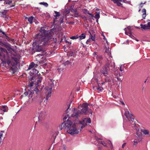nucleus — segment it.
I'll return each instance as SVG.
<instances>
[{"mask_svg": "<svg viewBox=\"0 0 150 150\" xmlns=\"http://www.w3.org/2000/svg\"><path fill=\"white\" fill-rule=\"evenodd\" d=\"M40 33L36 35L35 47L37 51L40 52L45 50L46 46L51 43L52 38V35L48 33H46V30L43 27H42L40 30Z\"/></svg>", "mask_w": 150, "mask_h": 150, "instance_id": "obj_1", "label": "nucleus"}, {"mask_svg": "<svg viewBox=\"0 0 150 150\" xmlns=\"http://www.w3.org/2000/svg\"><path fill=\"white\" fill-rule=\"evenodd\" d=\"M88 105H89V104L87 103L83 104L82 108L81 110L76 109L74 108V109L73 113L71 114L68 112V109L70 107V106H69L65 111V112L63 114V116L64 117L63 118V119L65 120L66 119L67 117L70 118L71 117H75L77 118L79 115L86 114L88 110Z\"/></svg>", "mask_w": 150, "mask_h": 150, "instance_id": "obj_2", "label": "nucleus"}, {"mask_svg": "<svg viewBox=\"0 0 150 150\" xmlns=\"http://www.w3.org/2000/svg\"><path fill=\"white\" fill-rule=\"evenodd\" d=\"M76 124L74 123L73 124L72 122L67 120L66 122L63 123L59 128L60 130L63 128H64L67 130V132L71 134H77L78 133L79 129H77L76 127Z\"/></svg>", "mask_w": 150, "mask_h": 150, "instance_id": "obj_3", "label": "nucleus"}, {"mask_svg": "<svg viewBox=\"0 0 150 150\" xmlns=\"http://www.w3.org/2000/svg\"><path fill=\"white\" fill-rule=\"evenodd\" d=\"M42 79V77L40 76H38L37 82L35 84L36 87L34 90L37 96L36 98L37 102L39 104H41L44 99L45 100H44V101L47 100H46V98H45V97H43L41 95V91L44 87L43 86H40Z\"/></svg>", "mask_w": 150, "mask_h": 150, "instance_id": "obj_4", "label": "nucleus"}, {"mask_svg": "<svg viewBox=\"0 0 150 150\" xmlns=\"http://www.w3.org/2000/svg\"><path fill=\"white\" fill-rule=\"evenodd\" d=\"M125 115L127 119L130 122V123L132 125V127H136V120L134 118V116L130 113L128 109H126L125 110Z\"/></svg>", "mask_w": 150, "mask_h": 150, "instance_id": "obj_5", "label": "nucleus"}, {"mask_svg": "<svg viewBox=\"0 0 150 150\" xmlns=\"http://www.w3.org/2000/svg\"><path fill=\"white\" fill-rule=\"evenodd\" d=\"M111 58L110 57V58H108L106 56L107 61L105 65L106 67L109 70H112L114 69L115 67V64L114 62H112Z\"/></svg>", "mask_w": 150, "mask_h": 150, "instance_id": "obj_6", "label": "nucleus"}, {"mask_svg": "<svg viewBox=\"0 0 150 150\" xmlns=\"http://www.w3.org/2000/svg\"><path fill=\"white\" fill-rule=\"evenodd\" d=\"M50 86H47L45 87L46 89L45 93L47 94L46 99L47 100L48 98L50 97L51 93V90L52 87L54 86V83L52 80H50V81L49 83Z\"/></svg>", "mask_w": 150, "mask_h": 150, "instance_id": "obj_7", "label": "nucleus"}, {"mask_svg": "<svg viewBox=\"0 0 150 150\" xmlns=\"http://www.w3.org/2000/svg\"><path fill=\"white\" fill-rule=\"evenodd\" d=\"M91 122V120L90 118H84L82 121H79V124H76V126H78L79 125L81 124L83 126H81V129H79L81 130L85 125H87V123H90Z\"/></svg>", "mask_w": 150, "mask_h": 150, "instance_id": "obj_8", "label": "nucleus"}, {"mask_svg": "<svg viewBox=\"0 0 150 150\" xmlns=\"http://www.w3.org/2000/svg\"><path fill=\"white\" fill-rule=\"evenodd\" d=\"M36 59L38 61L45 63V58L42 54H38L36 56Z\"/></svg>", "mask_w": 150, "mask_h": 150, "instance_id": "obj_9", "label": "nucleus"}, {"mask_svg": "<svg viewBox=\"0 0 150 150\" xmlns=\"http://www.w3.org/2000/svg\"><path fill=\"white\" fill-rule=\"evenodd\" d=\"M113 1L115 3L117 4V6L122 7V4L120 2H122L125 3H130V1L128 0H111Z\"/></svg>", "mask_w": 150, "mask_h": 150, "instance_id": "obj_10", "label": "nucleus"}, {"mask_svg": "<svg viewBox=\"0 0 150 150\" xmlns=\"http://www.w3.org/2000/svg\"><path fill=\"white\" fill-rule=\"evenodd\" d=\"M124 30L125 31V34L128 35L130 37H131V38H133V37H134V36L132 35V29L131 28V27L128 26L127 28H126L124 29Z\"/></svg>", "mask_w": 150, "mask_h": 150, "instance_id": "obj_11", "label": "nucleus"}, {"mask_svg": "<svg viewBox=\"0 0 150 150\" xmlns=\"http://www.w3.org/2000/svg\"><path fill=\"white\" fill-rule=\"evenodd\" d=\"M2 45L6 47L8 50L9 52H11L12 51H14L13 49L11 48V45L8 43H2Z\"/></svg>", "mask_w": 150, "mask_h": 150, "instance_id": "obj_12", "label": "nucleus"}, {"mask_svg": "<svg viewBox=\"0 0 150 150\" xmlns=\"http://www.w3.org/2000/svg\"><path fill=\"white\" fill-rule=\"evenodd\" d=\"M132 127L135 130H136V135L137 137H138L140 138L142 136V133L140 131V130L139 129H137V125H136V127H132Z\"/></svg>", "mask_w": 150, "mask_h": 150, "instance_id": "obj_13", "label": "nucleus"}, {"mask_svg": "<svg viewBox=\"0 0 150 150\" xmlns=\"http://www.w3.org/2000/svg\"><path fill=\"white\" fill-rule=\"evenodd\" d=\"M105 76V82L111 83L113 81L112 79L110 76L107 75Z\"/></svg>", "mask_w": 150, "mask_h": 150, "instance_id": "obj_14", "label": "nucleus"}, {"mask_svg": "<svg viewBox=\"0 0 150 150\" xmlns=\"http://www.w3.org/2000/svg\"><path fill=\"white\" fill-rule=\"evenodd\" d=\"M7 111V107L6 106H4L0 108V114L3 115L5 112Z\"/></svg>", "mask_w": 150, "mask_h": 150, "instance_id": "obj_15", "label": "nucleus"}, {"mask_svg": "<svg viewBox=\"0 0 150 150\" xmlns=\"http://www.w3.org/2000/svg\"><path fill=\"white\" fill-rule=\"evenodd\" d=\"M105 52L107 54V55H106V57H107L108 58H112V57L111 56V53L109 50V47H105Z\"/></svg>", "mask_w": 150, "mask_h": 150, "instance_id": "obj_16", "label": "nucleus"}, {"mask_svg": "<svg viewBox=\"0 0 150 150\" xmlns=\"http://www.w3.org/2000/svg\"><path fill=\"white\" fill-rule=\"evenodd\" d=\"M108 69L105 66V67L100 70V72L101 73L103 74L104 76H106L107 75H108Z\"/></svg>", "mask_w": 150, "mask_h": 150, "instance_id": "obj_17", "label": "nucleus"}, {"mask_svg": "<svg viewBox=\"0 0 150 150\" xmlns=\"http://www.w3.org/2000/svg\"><path fill=\"white\" fill-rule=\"evenodd\" d=\"M8 11V10H4L2 11H0V15L4 18H7L6 14Z\"/></svg>", "mask_w": 150, "mask_h": 150, "instance_id": "obj_18", "label": "nucleus"}, {"mask_svg": "<svg viewBox=\"0 0 150 150\" xmlns=\"http://www.w3.org/2000/svg\"><path fill=\"white\" fill-rule=\"evenodd\" d=\"M71 12H74V15H72L73 16L75 17H79L80 15H79V13H78L77 10L76 9H72V10L71 11Z\"/></svg>", "mask_w": 150, "mask_h": 150, "instance_id": "obj_19", "label": "nucleus"}, {"mask_svg": "<svg viewBox=\"0 0 150 150\" xmlns=\"http://www.w3.org/2000/svg\"><path fill=\"white\" fill-rule=\"evenodd\" d=\"M45 116V114L44 112L42 111L40 114L39 117H38V122H40L41 121L43 117H44Z\"/></svg>", "mask_w": 150, "mask_h": 150, "instance_id": "obj_20", "label": "nucleus"}, {"mask_svg": "<svg viewBox=\"0 0 150 150\" xmlns=\"http://www.w3.org/2000/svg\"><path fill=\"white\" fill-rule=\"evenodd\" d=\"M57 150H66V147L64 144H62L61 146L58 147Z\"/></svg>", "mask_w": 150, "mask_h": 150, "instance_id": "obj_21", "label": "nucleus"}, {"mask_svg": "<svg viewBox=\"0 0 150 150\" xmlns=\"http://www.w3.org/2000/svg\"><path fill=\"white\" fill-rule=\"evenodd\" d=\"M146 10L145 8L143 9L142 10V12L143 13L142 16L143 19H145L146 16Z\"/></svg>", "mask_w": 150, "mask_h": 150, "instance_id": "obj_22", "label": "nucleus"}, {"mask_svg": "<svg viewBox=\"0 0 150 150\" xmlns=\"http://www.w3.org/2000/svg\"><path fill=\"white\" fill-rule=\"evenodd\" d=\"M25 18L28 19V21L30 24H32L33 23V17L31 16L29 18L26 17Z\"/></svg>", "mask_w": 150, "mask_h": 150, "instance_id": "obj_23", "label": "nucleus"}, {"mask_svg": "<svg viewBox=\"0 0 150 150\" xmlns=\"http://www.w3.org/2000/svg\"><path fill=\"white\" fill-rule=\"evenodd\" d=\"M97 60L98 61L99 63L101 62V60L102 59L103 56L102 55H97L96 57Z\"/></svg>", "mask_w": 150, "mask_h": 150, "instance_id": "obj_24", "label": "nucleus"}, {"mask_svg": "<svg viewBox=\"0 0 150 150\" xmlns=\"http://www.w3.org/2000/svg\"><path fill=\"white\" fill-rule=\"evenodd\" d=\"M12 1L11 0H6L4 1V4H6L10 5L12 3Z\"/></svg>", "mask_w": 150, "mask_h": 150, "instance_id": "obj_25", "label": "nucleus"}, {"mask_svg": "<svg viewBox=\"0 0 150 150\" xmlns=\"http://www.w3.org/2000/svg\"><path fill=\"white\" fill-rule=\"evenodd\" d=\"M93 88L94 90L96 89L100 91H102L103 89V88L99 87V86L98 87H93Z\"/></svg>", "mask_w": 150, "mask_h": 150, "instance_id": "obj_26", "label": "nucleus"}, {"mask_svg": "<svg viewBox=\"0 0 150 150\" xmlns=\"http://www.w3.org/2000/svg\"><path fill=\"white\" fill-rule=\"evenodd\" d=\"M141 28L145 30L148 29L149 28H148L147 25H146L141 24Z\"/></svg>", "mask_w": 150, "mask_h": 150, "instance_id": "obj_27", "label": "nucleus"}, {"mask_svg": "<svg viewBox=\"0 0 150 150\" xmlns=\"http://www.w3.org/2000/svg\"><path fill=\"white\" fill-rule=\"evenodd\" d=\"M35 64L34 62H32L30 64L29 68L28 69V70L30 69H32V68H33Z\"/></svg>", "mask_w": 150, "mask_h": 150, "instance_id": "obj_28", "label": "nucleus"}, {"mask_svg": "<svg viewBox=\"0 0 150 150\" xmlns=\"http://www.w3.org/2000/svg\"><path fill=\"white\" fill-rule=\"evenodd\" d=\"M54 13L56 14L55 15H54V17H55V19H56L57 18V17H59L60 16V13L59 12H57V11H54Z\"/></svg>", "mask_w": 150, "mask_h": 150, "instance_id": "obj_29", "label": "nucleus"}, {"mask_svg": "<svg viewBox=\"0 0 150 150\" xmlns=\"http://www.w3.org/2000/svg\"><path fill=\"white\" fill-rule=\"evenodd\" d=\"M79 37L80 38V39L81 40L84 39L86 38L85 34L83 33L82 34H81V35L79 36Z\"/></svg>", "mask_w": 150, "mask_h": 150, "instance_id": "obj_30", "label": "nucleus"}, {"mask_svg": "<svg viewBox=\"0 0 150 150\" xmlns=\"http://www.w3.org/2000/svg\"><path fill=\"white\" fill-rule=\"evenodd\" d=\"M39 4H40V5H43L46 7H47L48 6V4L47 3L45 2H40L39 3Z\"/></svg>", "mask_w": 150, "mask_h": 150, "instance_id": "obj_31", "label": "nucleus"}, {"mask_svg": "<svg viewBox=\"0 0 150 150\" xmlns=\"http://www.w3.org/2000/svg\"><path fill=\"white\" fill-rule=\"evenodd\" d=\"M90 34L91 35V39H90L92 41H94L95 40V35H91V33H90Z\"/></svg>", "mask_w": 150, "mask_h": 150, "instance_id": "obj_32", "label": "nucleus"}, {"mask_svg": "<svg viewBox=\"0 0 150 150\" xmlns=\"http://www.w3.org/2000/svg\"><path fill=\"white\" fill-rule=\"evenodd\" d=\"M29 99H30L32 98L34 93L30 91H29Z\"/></svg>", "mask_w": 150, "mask_h": 150, "instance_id": "obj_33", "label": "nucleus"}, {"mask_svg": "<svg viewBox=\"0 0 150 150\" xmlns=\"http://www.w3.org/2000/svg\"><path fill=\"white\" fill-rule=\"evenodd\" d=\"M142 132L145 135H148L149 131L147 130H143Z\"/></svg>", "mask_w": 150, "mask_h": 150, "instance_id": "obj_34", "label": "nucleus"}, {"mask_svg": "<svg viewBox=\"0 0 150 150\" xmlns=\"http://www.w3.org/2000/svg\"><path fill=\"white\" fill-rule=\"evenodd\" d=\"M99 144H101L105 146H106L107 147V146L106 145V144L105 143L104 141H100L99 142Z\"/></svg>", "mask_w": 150, "mask_h": 150, "instance_id": "obj_35", "label": "nucleus"}, {"mask_svg": "<svg viewBox=\"0 0 150 150\" xmlns=\"http://www.w3.org/2000/svg\"><path fill=\"white\" fill-rule=\"evenodd\" d=\"M145 2L143 3H142L140 4L139 5V7L140 8V9L139 11H140L141 8L143 7V6L144 4H145Z\"/></svg>", "mask_w": 150, "mask_h": 150, "instance_id": "obj_36", "label": "nucleus"}, {"mask_svg": "<svg viewBox=\"0 0 150 150\" xmlns=\"http://www.w3.org/2000/svg\"><path fill=\"white\" fill-rule=\"evenodd\" d=\"M83 13L86 14H88L89 13V11L87 9H83Z\"/></svg>", "mask_w": 150, "mask_h": 150, "instance_id": "obj_37", "label": "nucleus"}, {"mask_svg": "<svg viewBox=\"0 0 150 150\" xmlns=\"http://www.w3.org/2000/svg\"><path fill=\"white\" fill-rule=\"evenodd\" d=\"M78 38V35L73 36L70 38L71 39L74 40Z\"/></svg>", "mask_w": 150, "mask_h": 150, "instance_id": "obj_38", "label": "nucleus"}, {"mask_svg": "<svg viewBox=\"0 0 150 150\" xmlns=\"http://www.w3.org/2000/svg\"><path fill=\"white\" fill-rule=\"evenodd\" d=\"M64 18V16H63L62 17H61L59 19V21L61 23H63V19Z\"/></svg>", "mask_w": 150, "mask_h": 150, "instance_id": "obj_39", "label": "nucleus"}, {"mask_svg": "<svg viewBox=\"0 0 150 150\" xmlns=\"http://www.w3.org/2000/svg\"><path fill=\"white\" fill-rule=\"evenodd\" d=\"M11 71H13V73L14 74L15 73V72L16 71V68H13V67H11Z\"/></svg>", "mask_w": 150, "mask_h": 150, "instance_id": "obj_40", "label": "nucleus"}, {"mask_svg": "<svg viewBox=\"0 0 150 150\" xmlns=\"http://www.w3.org/2000/svg\"><path fill=\"white\" fill-rule=\"evenodd\" d=\"M96 19H98L100 18V15L98 13L96 14L94 16Z\"/></svg>", "mask_w": 150, "mask_h": 150, "instance_id": "obj_41", "label": "nucleus"}, {"mask_svg": "<svg viewBox=\"0 0 150 150\" xmlns=\"http://www.w3.org/2000/svg\"><path fill=\"white\" fill-rule=\"evenodd\" d=\"M29 92H25L24 93V94H23V95H22L21 96V97H22V96H27L28 94H29Z\"/></svg>", "mask_w": 150, "mask_h": 150, "instance_id": "obj_42", "label": "nucleus"}, {"mask_svg": "<svg viewBox=\"0 0 150 150\" xmlns=\"http://www.w3.org/2000/svg\"><path fill=\"white\" fill-rule=\"evenodd\" d=\"M116 78L117 79L120 81H122L121 80V78H120L119 77V76H118V74H117L116 75Z\"/></svg>", "mask_w": 150, "mask_h": 150, "instance_id": "obj_43", "label": "nucleus"}, {"mask_svg": "<svg viewBox=\"0 0 150 150\" xmlns=\"http://www.w3.org/2000/svg\"><path fill=\"white\" fill-rule=\"evenodd\" d=\"M34 83L33 81L31 82L28 85L29 86L32 87L33 86Z\"/></svg>", "mask_w": 150, "mask_h": 150, "instance_id": "obj_44", "label": "nucleus"}, {"mask_svg": "<svg viewBox=\"0 0 150 150\" xmlns=\"http://www.w3.org/2000/svg\"><path fill=\"white\" fill-rule=\"evenodd\" d=\"M70 62L69 61L67 60L66 61L65 63V64H69L70 63Z\"/></svg>", "mask_w": 150, "mask_h": 150, "instance_id": "obj_45", "label": "nucleus"}, {"mask_svg": "<svg viewBox=\"0 0 150 150\" xmlns=\"http://www.w3.org/2000/svg\"><path fill=\"white\" fill-rule=\"evenodd\" d=\"M109 142L110 143V148L112 149L113 148L112 144L110 141H109Z\"/></svg>", "mask_w": 150, "mask_h": 150, "instance_id": "obj_46", "label": "nucleus"}, {"mask_svg": "<svg viewBox=\"0 0 150 150\" xmlns=\"http://www.w3.org/2000/svg\"><path fill=\"white\" fill-rule=\"evenodd\" d=\"M133 142H134L133 144H134V145L136 146L138 144V142L137 141H134Z\"/></svg>", "mask_w": 150, "mask_h": 150, "instance_id": "obj_47", "label": "nucleus"}, {"mask_svg": "<svg viewBox=\"0 0 150 150\" xmlns=\"http://www.w3.org/2000/svg\"><path fill=\"white\" fill-rule=\"evenodd\" d=\"M115 74L116 75L117 74H118V76H122V74H121V73H116V72H115Z\"/></svg>", "mask_w": 150, "mask_h": 150, "instance_id": "obj_48", "label": "nucleus"}, {"mask_svg": "<svg viewBox=\"0 0 150 150\" xmlns=\"http://www.w3.org/2000/svg\"><path fill=\"white\" fill-rule=\"evenodd\" d=\"M147 25L148 28H149L148 29H150V22L148 23Z\"/></svg>", "mask_w": 150, "mask_h": 150, "instance_id": "obj_49", "label": "nucleus"}, {"mask_svg": "<svg viewBox=\"0 0 150 150\" xmlns=\"http://www.w3.org/2000/svg\"><path fill=\"white\" fill-rule=\"evenodd\" d=\"M126 145V143H123V144L122 145V148H124V147Z\"/></svg>", "mask_w": 150, "mask_h": 150, "instance_id": "obj_50", "label": "nucleus"}, {"mask_svg": "<svg viewBox=\"0 0 150 150\" xmlns=\"http://www.w3.org/2000/svg\"><path fill=\"white\" fill-rule=\"evenodd\" d=\"M2 132V131L0 133V139L1 140V137H2L3 134L1 132Z\"/></svg>", "mask_w": 150, "mask_h": 150, "instance_id": "obj_51", "label": "nucleus"}, {"mask_svg": "<svg viewBox=\"0 0 150 150\" xmlns=\"http://www.w3.org/2000/svg\"><path fill=\"white\" fill-rule=\"evenodd\" d=\"M82 18H84L85 20H87V19L86 17L85 16H82L81 17Z\"/></svg>", "mask_w": 150, "mask_h": 150, "instance_id": "obj_52", "label": "nucleus"}, {"mask_svg": "<svg viewBox=\"0 0 150 150\" xmlns=\"http://www.w3.org/2000/svg\"><path fill=\"white\" fill-rule=\"evenodd\" d=\"M88 14L89 15H91V18H93V17H94V15L93 14H92L91 13H90L89 12V13H88Z\"/></svg>", "mask_w": 150, "mask_h": 150, "instance_id": "obj_53", "label": "nucleus"}, {"mask_svg": "<svg viewBox=\"0 0 150 150\" xmlns=\"http://www.w3.org/2000/svg\"><path fill=\"white\" fill-rule=\"evenodd\" d=\"M0 32H1L2 33H3V34L4 35H5V33L4 32H3L2 30H1L0 29Z\"/></svg>", "mask_w": 150, "mask_h": 150, "instance_id": "obj_54", "label": "nucleus"}, {"mask_svg": "<svg viewBox=\"0 0 150 150\" xmlns=\"http://www.w3.org/2000/svg\"><path fill=\"white\" fill-rule=\"evenodd\" d=\"M91 41V39H88V40H87V41H86V43H87V42H89V41Z\"/></svg>", "mask_w": 150, "mask_h": 150, "instance_id": "obj_55", "label": "nucleus"}, {"mask_svg": "<svg viewBox=\"0 0 150 150\" xmlns=\"http://www.w3.org/2000/svg\"><path fill=\"white\" fill-rule=\"evenodd\" d=\"M15 6V5H12L9 6L10 8L12 7H14Z\"/></svg>", "mask_w": 150, "mask_h": 150, "instance_id": "obj_56", "label": "nucleus"}, {"mask_svg": "<svg viewBox=\"0 0 150 150\" xmlns=\"http://www.w3.org/2000/svg\"><path fill=\"white\" fill-rule=\"evenodd\" d=\"M70 54H71V56H73V53L72 52H71V53H70Z\"/></svg>", "mask_w": 150, "mask_h": 150, "instance_id": "obj_57", "label": "nucleus"}, {"mask_svg": "<svg viewBox=\"0 0 150 150\" xmlns=\"http://www.w3.org/2000/svg\"><path fill=\"white\" fill-rule=\"evenodd\" d=\"M148 136L149 137H150V132H149V134H148Z\"/></svg>", "mask_w": 150, "mask_h": 150, "instance_id": "obj_58", "label": "nucleus"}, {"mask_svg": "<svg viewBox=\"0 0 150 150\" xmlns=\"http://www.w3.org/2000/svg\"><path fill=\"white\" fill-rule=\"evenodd\" d=\"M65 42L66 43H70L68 41H67V40H65Z\"/></svg>", "mask_w": 150, "mask_h": 150, "instance_id": "obj_59", "label": "nucleus"}, {"mask_svg": "<svg viewBox=\"0 0 150 150\" xmlns=\"http://www.w3.org/2000/svg\"><path fill=\"white\" fill-rule=\"evenodd\" d=\"M121 103L123 105H125V103H124L123 102H121Z\"/></svg>", "mask_w": 150, "mask_h": 150, "instance_id": "obj_60", "label": "nucleus"}, {"mask_svg": "<svg viewBox=\"0 0 150 150\" xmlns=\"http://www.w3.org/2000/svg\"><path fill=\"white\" fill-rule=\"evenodd\" d=\"M98 149H99V150H101V147H100L99 146V147H98Z\"/></svg>", "mask_w": 150, "mask_h": 150, "instance_id": "obj_61", "label": "nucleus"}, {"mask_svg": "<svg viewBox=\"0 0 150 150\" xmlns=\"http://www.w3.org/2000/svg\"><path fill=\"white\" fill-rule=\"evenodd\" d=\"M109 141H110V140H109L108 142V143L109 144V145H110V142H109Z\"/></svg>", "mask_w": 150, "mask_h": 150, "instance_id": "obj_62", "label": "nucleus"}, {"mask_svg": "<svg viewBox=\"0 0 150 150\" xmlns=\"http://www.w3.org/2000/svg\"><path fill=\"white\" fill-rule=\"evenodd\" d=\"M30 79H31V80H32L33 79V77H32L30 78Z\"/></svg>", "mask_w": 150, "mask_h": 150, "instance_id": "obj_63", "label": "nucleus"}, {"mask_svg": "<svg viewBox=\"0 0 150 150\" xmlns=\"http://www.w3.org/2000/svg\"><path fill=\"white\" fill-rule=\"evenodd\" d=\"M120 70L121 71H122V69H121V67H120Z\"/></svg>", "mask_w": 150, "mask_h": 150, "instance_id": "obj_64", "label": "nucleus"}]
</instances>
